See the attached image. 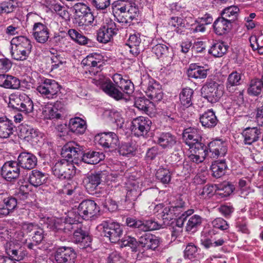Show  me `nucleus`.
I'll use <instances>...</instances> for the list:
<instances>
[{
	"label": "nucleus",
	"instance_id": "nucleus-1",
	"mask_svg": "<svg viewBox=\"0 0 263 263\" xmlns=\"http://www.w3.org/2000/svg\"><path fill=\"white\" fill-rule=\"evenodd\" d=\"M99 211V207L94 201L84 200L79 204L77 214L70 212L64 219L62 218L47 217L46 224L48 227L60 233L68 232L74 229L78 223H81L82 219L88 220L96 215Z\"/></svg>",
	"mask_w": 263,
	"mask_h": 263
},
{
	"label": "nucleus",
	"instance_id": "nucleus-2",
	"mask_svg": "<svg viewBox=\"0 0 263 263\" xmlns=\"http://www.w3.org/2000/svg\"><path fill=\"white\" fill-rule=\"evenodd\" d=\"M112 79L115 84L108 78L99 73L91 80V82L117 100L123 98V92L130 94L133 92L134 85L129 79L118 73L115 74Z\"/></svg>",
	"mask_w": 263,
	"mask_h": 263
},
{
	"label": "nucleus",
	"instance_id": "nucleus-3",
	"mask_svg": "<svg viewBox=\"0 0 263 263\" xmlns=\"http://www.w3.org/2000/svg\"><path fill=\"white\" fill-rule=\"evenodd\" d=\"M112 12L118 22L129 26L137 15L138 8L129 0H119L112 4Z\"/></svg>",
	"mask_w": 263,
	"mask_h": 263
},
{
	"label": "nucleus",
	"instance_id": "nucleus-4",
	"mask_svg": "<svg viewBox=\"0 0 263 263\" xmlns=\"http://www.w3.org/2000/svg\"><path fill=\"white\" fill-rule=\"evenodd\" d=\"M234 191V187L231 184L217 185L207 184L198 191V195L200 198L207 199L211 197L214 193L221 197L229 196Z\"/></svg>",
	"mask_w": 263,
	"mask_h": 263
},
{
	"label": "nucleus",
	"instance_id": "nucleus-5",
	"mask_svg": "<svg viewBox=\"0 0 263 263\" xmlns=\"http://www.w3.org/2000/svg\"><path fill=\"white\" fill-rule=\"evenodd\" d=\"M51 170L53 175L62 180L70 179L76 174L73 164L65 159H62L55 162Z\"/></svg>",
	"mask_w": 263,
	"mask_h": 263
},
{
	"label": "nucleus",
	"instance_id": "nucleus-6",
	"mask_svg": "<svg viewBox=\"0 0 263 263\" xmlns=\"http://www.w3.org/2000/svg\"><path fill=\"white\" fill-rule=\"evenodd\" d=\"M100 227L103 235L108 237L110 242L115 243L120 240L123 229L119 223L111 221H104Z\"/></svg>",
	"mask_w": 263,
	"mask_h": 263
},
{
	"label": "nucleus",
	"instance_id": "nucleus-7",
	"mask_svg": "<svg viewBox=\"0 0 263 263\" xmlns=\"http://www.w3.org/2000/svg\"><path fill=\"white\" fill-rule=\"evenodd\" d=\"M152 124V121L148 118L139 116L133 120L130 128L136 136L144 137L150 131Z\"/></svg>",
	"mask_w": 263,
	"mask_h": 263
},
{
	"label": "nucleus",
	"instance_id": "nucleus-8",
	"mask_svg": "<svg viewBox=\"0 0 263 263\" xmlns=\"http://www.w3.org/2000/svg\"><path fill=\"white\" fill-rule=\"evenodd\" d=\"M95 141L104 148L113 151L119 145V141L117 135L113 132L102 133L95 137Z\"/></svg>",
	"mask_w": 263,
	"mask_h": 263
},
{
	"label": "nucleus",
	"instance_id": "nucleus-9",
	"mask_svg": "<svg viewBox=\"0 0 263 263\" xmlns=\"http://www.w3.org/2000/svg\"><path fill=\"white\" fill-rule=\"evenodd\" d=\"M126 224L130 228H136L143 232L159 229L160 226L156 221L149 220H141L133 217H128L126 220Z\"/></svg>",
	"mask_w": 263,
	"mask_h": 263
},
{
	"label": "nucleus",
	"instance_id": "nucleus-10",
	"mask_svg": "<svg viewBox=\"0 0 263 263\" xmlns=\"http://www.w3.org/2000/svg\"><path fill=\"white\" fill-rule=\"evenodd\" d=\"M36 89L44 97L53 99L57 96L60 86L55 80L46 79Z\"/></svg>",
	"mask_w": 263,
	"mask_h": 263
},
{
	"label": "nucleus",
	"instance_id": "nucleus-11",
	"mask_svg": "<svg viewBox=\"0 0 263 263\" xmlns=\"http://www.w3.org/2000/svg\"><path fill=\"white\" fill-rule=\"evenodd\" d=\"M201 130L199 129L190 127L185 129L183 132V140L185 143L189 146V148L199 146L203 144L201 142L202 140Z\"/></svg>",
	"mask_w": 263,
	"mask_h": 263
},
{
	"label": "nucleus",
	"instance_id": "nucleus-12",
	"mask_svg": "<svg viewBox=\"0 0 263 263\" xmlns=\"http://www.w3.org/2000/svg\"><path fill=\"white\" fill-rule=\"evenodd\" d=\"M106 22L98 32L97 40L101 43H106L110 41L118 30L116 23L112 20H106Z\"/></svg>",
	"mask_w": 263,
	"mask_h": 263
},
{
	"label": "nucleus",
	"instance_id": "nucleus-13",
	"mask_svg": "<svg viewBox=\"0 0 263 263\" xmlns=\"http://www.w3.org/2000/svg\"><path fill=\"white\" fill-rule=\"evenodd\" d=\"M203 97L211 103L218 102L222 95V91L218 85L215 82H211L204 85L201 89Z\"/></svg>",
	"mask_w": 263,
	"mask_h": 263
},
{
	"label": "nucleus",
	"instance_id": "nucleus-14",
	"mask_svg": "<svg viewBox=\"0 0 263 263\" xmlns=\"http://www.w3.org/2000/svg\"><path fill=\"white\" fill-rule=\"evenodd\" d=\"M78 223V225H76V227L74 229H72V230L78 229V230H76L74 232L73 240L76 243H80L81 247L84 248L86 247L89 245V243L91 241V238L88 235L86 234L81 228H79V226H81L80 224V223ZM45 224L47 225L46 224V220L45 221ZM47 228H49L52 231L54 232L58 236H65V234H68L69 232H70L72 231L71 229L68 232H64L63 233H60L58 232V231H56V230L51 229L49 227H48V226H47Z\"/></svg>",
	"mask_w": 263,
	"mask_h": 263
},
{
	"label": "nucleus",
	"instance_id": "nucleus-15",
	"mask_svg": "<svg viewBox=\"0 0 263 263\" xmlns=\"http://www.w3.org/2000/svg\"><path fill=\"white\" fill-rule=\"evenodd\" d=\"M62 104L57 102L54 104L47 103L42 107L41 117L45 120L59 119L61 117Z\"/></svg>",
	"mask_w": 263,
	"mask_h": 263
},
{
	"label": "nucleus",
	"instance_id": "nucleus-16",
	"mask_svg": "<svg viewBox=\"0 0 263 263\" xmlns=\"http://www.w3.org/2000/svg\"><path fill=\"white\" fill-rule=\"evenodd\" d=\"M20 170L17 162L9 161L6 162L1 169V175L8 181L15 180L19 177Z\"/></svg>",
	"mask_w": 263,
	"mask_h": 263
},
{
	"label": "nucleus",
	"instance_id": "nucleus-17",
	"mask_svg": "<svg viewBox=\"0 0 263 263\" xmlns=\"http://www.w3.org/2000/svg\"><path fill=\"white\" fill-rule=\"evenodd\" d=\"M76 257V253L70 247H59L54 254V259L57 263H74Z\"/></svg>",
	"mask_w": 263,
	"mask_h": 263
},
{
	"label": "nucleus",
	"instance_id": "nucleus-18",
	"mask_svg": "<svg viewBox=\"0 0 263 263\" xmlns=\"http://www.w3.org/2000/svg\"><path fill=\"white\" fill-rule=\"evenodd\" d=\"M81 149L80 146L76 142L71 141L66 143L62 148L61 155L63 159L68 162H75L76 159L79 158Z\"/></svg>",
	"mask_w": 263,
	"mask_h": 263
},
{
	"label": "nucleus",
	"instance_id": "nucleus-19",
	"mask_svg": "<svg viewBox=\"0 0 263 263\" xmlns=\"http://www.w3.org/2000/svg\"><path fill=\"white\" fill-rule=\"evenodd\" d=\"M0 237L6 242H11V244L17 245V247L26 242V239L24 238V232H19L18 231H9L7 229H4L0 231Z\"/></svg>",
	"mask_w": 263,
	"mask_h": 263
},
{
	"label": "nucleus",
	"instance_id": "nucleus-20",
	"mask_svg": "<svg viewBox=\"0 0 263 263\" xmlns=\"http://www.w3.org/2000/svg\"><path fill=\"white\" fill-rule=\"evenodd\" d=\"M208 147L213 158L223 157L227 152L226 143L220 139H215L210 142Z\"/></svg>",
	"mask_w": 263,
	"mask_h": 263
},
{
	"label": "nucleus",
	"instance_id": "nucleus-21",
	"mask_svg": "<svg viewBox=\"0 0 263 263\" xmlns=\"http://www.w3.org/2000/svg\"><path fill=\"white\" fill-rule=\"evenodd\" d=\"M262 133L261 129L257 127L245 128L242 133L244 143L246 145H251L256 142L260 137Z\"/></svg>",
	"mask_w": 263,
	"mask_h": 263
},
{
	"label": "nucleus",
	"instance_id": "nucleus-22",
	"mask_svg": "<svg viewBox=\"0 0 263 263\" xmlns=\"http://www.w3.org/2000/svg\"><path fill=\"white\" fill-rule=\"evenodd\" d=\"M17 163L24 169L31 170L36 166L37 158L31 153L23 152L19 155Z\"/></svg>",
	"mask_w": 263,
	"mask_h": 263
},
{
	"label": "nucleus",
	"instance_id": "nucleus-23",
	"mask_svg": "<svg viewBox=\"0 0 263 263\" xmlns=\"http://www.w3.org/2000/svg\"><path fill=\"white\" fill-rule=\"evenodd\" d=\"M189 149L190 154L189 158L190 160L197 164L202 162L208 154V150L204 144L190 148Z\"/></svg>",
	"mask_w": 263,
	"mask_h": 263
},
{
	"label": "nucleus",
	"instance_id": "nucleus-24",
	"mask_svg": "<svg viewBox=\"0 0 263 263\" xmlns=\"http://www.w3.org/2000/svg\"><path fill=\"white\" fill-rule=\"evenodd\" d=\"M101 173L90 174L84 178L83 183L89 194H93V191L101 183Z\"/></svg>",
	"mask_w": 263,
	"mask_h": 263
},
{
	"label": "nucleus",
	"instance_id": "nucleus-25",
	"mask_svg": "<svg viewBox=\"0 0 263 263\" xmlns=\"http://www.w3.org/2000/svg\"><path fill=\"white\" fill-rule=\"evenodd\" d=\"M139 243L146 250H155L159 246L160 240L158 237L151 234H144L139 237Z\"/></svg>",
	"mask_w": 263,
	"mask_h": 263
},
{
	"label": "nucleus",
	"instance_id": "nucleus-26",
	"mask_svg": "<svg viewBox=\"0 0 263 263\" xmlns=\"http://www.w3.org/2000/svg\"><path fill=\"white\" fill-rule=\"evenodd\" d=\"M21 136L28 141L37 142L42 134L38 129L28 125H23L20 128Z\"/></svg>",
	"mask_w": 263,
	"mask_h": 263
},
{
	"label": "nucleus",
	"instance_id": "nucleus-27",
	"mask_svg": "<svg viewBox=\"0 0 263 263\" xmlns=\"http://www.w3.org/2000/svg\"><path fill=\"white\" fill-rule=\"evenodd\" d=\"M33 35L36 41L40 43H45L49 38L47 27L41 23H36L33 27Z\"/></svg>",
	"mask_w": 263,
	"mask_h": 263
},
{
	"label": "nucleus",
	"instance_id": "nucleus-28",
	"mask_svg": "<svg viewBox=\"0 0 263 263\" xmlns=\"http://www.w3.org/2000/svg\"><path fill=\"white\" fill-rule=\"evenodd\" d=\"M17 200L13 197H8L0 202V217L9 215L17 206Z\"/></svg>",
	"mask_w": 263,
	"mask_h": 263
},
{
	"label": "nucleus",
	"instance_id": "nucleus-29",
	"mask_svg": "<svg viewBox=\"0 0 263 263\" xmlns=\"http://www.w3.org/2000/svg\"><path fill=\"white\" fill-rule=\"evenodd\" d=\"M68 125L70 131L76 135L83 134L87 128L86 121L80 117L70 119Z\"/></svg>",
	"mask_w": 263,
	"mask_h": 263
},
{
	"label": "nucleus",
	"instance_id": "nucleus-30",
	"mask_svg": "<svg viewBox=\"0 0 263 263\" xmlns=\"http://www.w3.org/2000/svg\"><path fill=\"white\" fill-rule=\"evenodd\" d=\"M208 69L194 63L190 65L187 70L189 77L195 79H205L207 77Z\"/></svg>",
	"mask_w": 263,
	"mask_h": 263
},
{
	"label": "nucleus",
	"instance_id": "nucleus-31",
	"mask_svg": "<svg viewBox=\"0 0 263 263\" xmlns=\"http://www.w3.org/2000/svg\"><path fill=\"white\" fill-rule=\"evenodd\" d=\"M200 122L202 126L212 128L216 126L218 119L212 109H209L200 117Z\"/></svg>",
	"mask_w": 263,
	"mask_h": 263
},
{
	"label": "nucleus",
	"instance_id": "nucleus-32",
	"mask_svg": "<svg viewBox=\"0 0 263 263\" xmlns=\"http://www.w3.org/2000/svg\"><path fill=\"white\" fill-rule=\"evenodd\" d=\"M17 245L11 244V242H6V251L7 254L11 257V259L13 261L21 260L25 256V253L22 251L20 246L17 247Z\"/></svg>",
	"mask_w": 263,
	"mask_h": 263
},
{
	"label": "nucleus",
	"instance_id": "nucleus-33",
	"mask_svg": "<svg viewBox=\"0 0 263 263\" xmlns=\"http://www.w3.org/2000/svg\"><path fill=\"white\" fill-rule=\"evenodd\" d=\"M154 82V80L149 81V84L145 92L147 96L154 101H159L163 97L162 90L159 89V85Z\"/></svg>",
	"mask_w": 263,
	"mask_h": 263
},
{
	"label": "nucleus",
	"instance_id": "nucleus-34",
	"mask_svg": "<svg viewBox=\"0 0 263 263\" xmlns=\"http://www.w3.org/2000/svg\"><path fill=\"white\" fill-rule=\"evenodd\" d=\"M157 142L163 148L170 149L175 145L176 139L171 134L163 133L157 137Z\"/></svg>",
	"mask_w": 263,
	"mask_h": 263
},
{
	"label": "nucleus",
	"instance_id": "nucleus-35",
	"mask_svg": "<svg viewBox=\"0 0 263 263\" xmlns=\"http://www.w3.org/2000/svg\"><path fill=\"white\" fill-rule=\"evenodd\" d=\"M13 132V124L6 117H0V138H8Z\"/></svg>",
	"mask_w": 263,
	"mask_h": 263
},
{
	"label": "nucleus",
	"instance_id": "nucleus-36",
	"mask_svg": "<svg viewBox=\"0 0 263 263\" xmlns=\"http://www.w3.org/2000/svg\"><path fill=\"white\" fill-rule=\"evenodd\" d=\"M231 23L222 17L217 18L213 24L215 32L218 35H223L231 29Z\"/></svg>",
	"mask_w": 263,
	"mask_h": 263
},
{
	"label": "nucleus",
	"instance_id": "nucleus-37",
	"mask_svg": "<svg viewBox=\"0 0 263 263\" xmlns=\"http://www.w3.org/2000/svg\"><path fill=\"white\" fill-rule=\"evenodd\" d=\"M137 183V182L136 181L132 183L131 185H132V186L131 188L130 187H128V189L126 193L125 201L129 202V203H131L130 207L134 206V201H136L141 194L139 185Z\"/></svg>",
	"mask_w": 263,
	"mask_h": 263
},
{
	"label": "nucleus",
	"instance_id": "nucleus-38",
	"mask_svg": "<svg viewBox=\"0 0 263 263\" xmlns=\"http://www.w3.org/2000/svg\"><path fill=\"white\" fill-rule=\"evenodd\" d=\"M104 157L102 153L92 151L85 153L83 155L82 159L85 163L90 164H96L103 160Z\"/></svg>",
	"mask_w": 263,
	"mask_h": 263
},
{
	"label": "nucleus",
	"instance_id": "nucleus-39",
	"mask_svg": "<svg viewBox=\"0 0 263 263\" xmlns=\"http://www.w3.org/2000/svg\"><path fill=\"white\" fill-rule=\"evenodd\" d=\"M182 208L181 206H171L168 210L165 208L163 213V219L172 220L178 219L182 213Z\"/></svg>",
	"mask_w": 263,
	"mask_h": 263
},
{
	"label": "nucleus",
	"instance_id": "nucleus-40",
	"mask_svg": "<svg viewBox=\"0 0 263 263\" xmlns=\"http://www.w3.org/2000/svg\"><path fill=\"white\" fill-rule=\"evenodd\" d=\"M194 91L189 87L183 88L179 94V101L181 105L187 108L192 104V96Z\"/></svg>",
	"mask_w": 263,
	"mask_h": 263
},
{
	"label": "nucleus",
	"instance_id": "nucleus-41",
	"mask_svg": "<svg viewBox=\"0 0 263 263\" xmlns=\"http://www.w3.org/2000/svg\"><path fill=\"white\" fill-rule=\"evenodd\" d=\"M239 9L235 6L225 8L221 13V17L232 23L235 21L238 17Z\"/></svg>",
	"mask_w": 263,
	"mask_h": 263
},
{
	"label": "nucleus",
	"instance_id": "nucleus-42",
	"mask_svg": "<svg viewBox=\"0 0 263 263\" xmlns=\"http://www.w3.org/2000/svg\"><path fill=\"white\" fill-rule=\"evenodd\" d=\"M227 167L224 160H217L212 163L211 170L213 176L219 178L224 174Z\"/></svg>",
	"mask_w": 263,
	"mask_h": 263
},
{
	"label": "nucleus",
	"instance_id": "nucleus-43",
	"mask_svg": "<svg viewBox=\"0 0 263 263\" xmlns=\"http://www.w3.org/2000/svg\"><path fill=\"white\" fill-rule=\"evenodd\" d=\"M135 106L139 110L146 112L151 111L154 108V103L144 97L136 98Z\"/></svg>",
	"mask_w": 263,
	"mask_h": 263
},
{
	"label": "nucleus",
	"instance_id": "nucleus-44",
	"mask_svg": "<svg viewBox=\"0 0 263 263\" xmlns=\"http://www.w3.org/2000/svg\"><path fill=\"white\" fill-rule=\"evenodd\" d=\"M47 179L46 175L41 172L34 170L31 172L29 176V182L34 186L43 184Z\"/></svg>",
	"mask_w": 263,
	"mask_h": 263
},
{
	"label": "nucleus",
	"instance_id": "nucleus-45",
	"mask_svg": "<svg viewBox=\"0 0 263 263\" xmlns=\"http://www.w3.org/2000/svg\"><path fill=\"white\" fill-rule=\"evenodd\" d=\"M202 222V218L198 215H194L189 219L186 226V231L189 232H195L200 226Z\"/></svg>",
	"mask_w": 263,
	"mask_h": 263
},
{
	"label": "nucleus",
	"instance_id": "nucleus-46",
	"mask_svg": "<svg viewBox=\"0 0 263 263\" xmlns=\"http://www.w3.org/2000/svg\"><path fill=\"white\" fill-rule=\"evenodd\" d=\"M262 88H263L262 80H252L248 88V92L251 95L257 96L261 92Z\"/></svg>",
	"mask_w": 263,
	"mask_h": 263
},
{
	"label": "nucleus",
	"instance_id": "nucleus-47",
	"mask_svg": "<svg viewBox=\"0 0 263 263\" xmlns=\"http://www.w3.org/2000/svg\"><path fill=\"white\" fill-rule=\"evenodd\" d=\"M22 99L18 109L26 114L32 112L33 109V104L31 99L25 93Z\"/></svg>",
	"mask_w": 263,
	"mask_h": 263
},
{
	"label": "nucleus",
	"instance_id": "nucleus-48",
	"mask_svg": "<svg viewBox=\"0 0 263 263\" xmlns=\"http://www.w3.org/2000/svg\"><path fill=\"white\" fill-rule=\"evenodd\" d=\"M200 250L194 244L189 243L184 251L185 258L189 259H196L199 258V251Z\"/></svg>",
	"mask_w": 263,
	"mask_h": 263
},
{
	"label": "nucleus",
	"instance_id": "nucleus-49",
	"mask_svg": "<svg viewBox=\"0 0 263 263\" xmlns=\"http://www.w3.org/2000/svg\"><path fill=\"white\" fill-rule=\"evenodd\" d=\"M156 178L163 184H168L171 180V173L166 168L160 167L156 172Z\"/></svg>",
	"mask_w": 263,
	"mask_h": 263
},
{
	"label": "nucleus",
	"instance_id": "nucleus-50",
	"mask_svg": "<svg viewBox=\"0 0 263 263\" xmlns=\"http://www.w3.org/2000/svg\"><path fill=\"white\" fill-rule=\"evenodd\" d=\"M241 74L237 71L231 73L227 79L226 85L227 88L232 86H238L241 84Z\"/></svg>",
	"mask_w": 263,
	"mask_h": 263
},
{
	"label": "nucleus",
	"instance_id": "nucleus-51",
	"mask_svg": "<svg viewBox=\"0 0 263 263\" xmlns=\"http://www.w3.org/2000/svg\"><path fill=\"white\" fill-rule=\"evenodd\" d=\"M11 44H15L16 47H24L28 49H31L32 48L31 41L24 36L13 39L11 41Z\"/></svg>",
	"mask_w": 263,
	"mask_h": 263
},
{
	"label": "nucleus",
	"instance_id": "nucleus-52",
	"mask_svg": "<svg viewBox=\"0 0 263 263\" xmlns=\"http://www.w3.org/2000/svg\"><path fill=\"white\" fill-rule=\"evenodd\" d=\"M24 93H12L8 97V105L9 107L13 108L18 109L21 101L22 100V97H23Z\"/></svg>",
	"mask_w": 263,
	"mask_h": 263
},
{
	"label": "nucleus",
	"instance_id": "nucleus-53",
	"mask_svg": "<svg viewBox=\"0 0 263 263\" xmlns=\"http://www.w3.org/2000/svg\"><path fill=\"white\" fill-rule=\"evenodd\" d=\"M20 81L17 78L7 75L4 88L8 89H17L20 87Z\"/></svg>",
	"mask_w": 263,
	"mask_h": 263
},
{
	"label": "nucleus",
	"instance_id": "nucleus-54",
	"mask_svg": "<svg viewBox=\"0 0 263 263\" xmlns=\"http://www.w3.org/2000/svg\"><path fill=\"white\" fill-rule=\"evenodd\" d=\"M168 24L170 26L174 28V31L178 33H181L182 31L180 27H184V23L183 20L179 17H172L171 18Z\"/></svg>",
	"mask_w": 263,
	"mask_h": 263
},
{
	"label": "nucleus",
	"instance_id": "nucleus-55",
	"mask_svg": "<svg viewBox=\"0 0 263 263\" xmlns=\"http://www.w3.org/2000/svg\"><path fill=\"white\" fill-rule=\"evenodd\" d=\"M200 241L201 245L206 249L212 247L214 237L211 236L208 233L202 232L201 234Z\"/></svg>",
	"mask_w": 263,
	"mask_h": 263
},
{
	"label": "nucleus",
	"instance_id": "nucleus-56",
	"mask_svg": "<svg viewBox=\"0 0 263 263\" xmlns=\"http://www.w3.org/2000/svg\"><path fill=\"white\" fill-rule=\"evenodd\" d=\"M30 50H11L12 58L17 61H23L27 59Z\"/></svg>",
	"mask_w": 263,
	"mask_h": 263
},
{
	"label": "nucleus",
	"instance_id": "nucleus-57",
	"mask_svg": "<svg viewBox=\"0 0 263 263\" xmlns=\"http://www.w3.org/2000/svg\"><path fill=\"white\" fill-rule=\"evenodd\" d=\"M141 43V39L140 37L139 33H135L130 35L126 45L128 46L130 48H137Z\"/></svg>",
	"mask_w": 263,
	"mask_h": 263
},
{
	"label": "nucleus",
	"instance_id": "nucleus-58",
	"mask_svg": "<svg viewBox=\"0 0 263 263\" xmlns=\"http://www.w3.org/2000/svg\"><path fill=\"white\" fill-rule=\"evenodd\" d=\"M139 243L136 239L128 235L125 236L122 239V246H129L132 248H136Z\"/></svg>",
	"mask_w": 263,
	"mask_h": 263
},
{
	"label": "nucleus",
	"instance_id": "nucleus-59",
	"mask_svg": "<svg viewBox=\"0 0 263 263\" xmlns=\"http://www.w3.org/2000/svg\"><path fill=\"white\" fill-rule=\"evenodd\" d=\"M212 224L214 228L221 230H226L229 228L227 222L221 218H216L212 221Z\"/></svg>",
	"mask_w": 263,
	"mask_h": 263
},
{
	"label": "nucleus",
	"instance_id": "nucleus-60",
	"mask_svg": "<svg viewBox=\"0 0 263 263\" xmlns=\"http://www.w3.org/2000/svg\"><path fill=\"white\" fill-rule=\"evenodd\" d=\"M93 6L97 10H104L110 5V0H92Z\"/></svg>",
	"mask_w": 263,
	"mask_h": 263
},
{
	"label": "nucleus",
	"instance_id": "nucleus-61",
	"mask_svg": "<svg viewBox=\"0 0 263 263\" xmlns=\"http://www.w3.org/2000/svg\"><path fill=\"white\" fill-rule=\"evenodd\" d=\"M90 11V9L85 5L81 4L77 5L75 6V11L77 16L82 18L86 13Z\"/></svg>",
	"mask_w": 263,
	"mask_h": 263
},
{
	"label": "nucleus",
	"instance_id": "nucleus-62",
	"mask_svg": "<svg viewBox=\"0 0 263 263\" xmlns=\"http://www.w3.org/2000/svg\"><path fill=\"white\" fill-rule=\"evenodd\" d=\"M50 52L51 54L52 55L51 57V60L52 63H54L52 65V66L53 67L57 68L60 65H61L64 62H65L63 61L64 59L58 53V50H54L53 52Z\"/></svg>",
	"mask_w": 263,
	"mask_h": 263
},
{
	"label": "nucleus",
	"instance_id": "nucleus-63",
	"mask_svg": "<svg viewBox=\"0 0 263 263\" xmlns=\"http://www.w3.org/2000/svg\"><path fill=\"white\" fill-rule=\"evenodd\" d=\"M34 233V235L32 238V241L35 242V245L41 243L44 237L43 229L39 227Z\"/></svg>",
	"mask_w": 263,
	"mask_h": 263
},
{
	"label": "nucleus",
	"instance_id": "nucleus-64",
	"mask_svg": "<svg viewBox=\"0 0 263 263\" xmlns=\"http://www.w3.org/2000/svg\"><path fill=\"white\" fill-rule=\"evenodd\" d=\"M123 258L117 252H112L108 257V263H123Z\"/></svg>",
	"mask_w": 263,
	"mask_h": 263
}]
</instances>
